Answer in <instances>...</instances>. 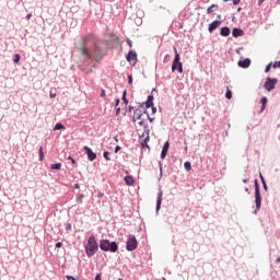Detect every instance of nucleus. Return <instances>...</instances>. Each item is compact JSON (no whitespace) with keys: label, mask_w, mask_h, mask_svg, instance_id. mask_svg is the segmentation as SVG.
Segmentation results:
<instances>
[{"label":"nucleus","mask_w":280,"mask_h":280,"mask_svg":"<svg viewBox=\"0 0 280 280\" xmlns=\"http://www.w3.org/2000/svg\"><path fill=\"white\" fill-rule=\"evenodd\" d=\"M79 51H81L84 57V65H91V68H89L85 73H93V69H95L93 60H95V62H100V60L104 58V49H102L100 39L93 34L85 35L82 38Z\"/></svg>","instance_id":"1"},{"label":"nucleus","mask_w":280,"mask_h":280,"mask_svg":"<svg viewBox=\"0 0 280 280\" xmlns=\"http://www.w3.org/2000/svg\"><path fill=\"white\" fill-rule=\"evenodd\" d=\"M100 249L103 253H119V242L102 238L100 241Z\"/></svg>","instance_id":"2"},{"label":"nucleus","mask_w":280,"mask_h":280,"mask_svg":"<svg viewBox=\"0 0 280 280\" xmlns=\"http://www.w3.org/2000/svg\"><path fill=\"white\" fill-rule=\"evenodd\" d=\"M86 257L91 258L94 257L95 253L100 250V243L95 238V235H91L88 238V243L84 246Z\"/></svg>","instance_id":"3"},{"label":"nucleus","mask_w":280,"mask_h":280,"mask_svg":"<svg viewBox=\"0 0 280 280\" xmlns=\"http://www.w3.org/2000/svg\"><path fill=\"white\" fill-rule=\"evenodd\" d=\"M254 187H255V205L256 208L253 211L254 215H257L259 211L261 210V188L259 187V180H254Z\"/></svg>","instance_id":"4"},{"label":"nucleus","mask_w":280,"mask_h":280,"mask_svg":"<svg viewBox=\"0 0 280 280\" xmlns=\"http://www.w3.org/2000/svg\"><path fill=\"white\" fill-rule=\"evenodd\" d=\"M175 57L172 62V72H178L183 73V63L180 62V54H178V49H176V46L173 47Z\"/></svg>","instance_id":"5"},{"label":"nucleus","mask_w":280,"mask_h":280,"mask_svg":"<svg viewBox=\"0 0 280 280\" xmlns=\"http://www.w3.org/2000/svg\"><path fill=\"white\" fill-rule=\"evenodd\" d=\"M139 242H137V236L130 234L126 242V250L132 253V250H137Z\"/></svg>","instance_id":"6"},{"label":"nucleus","mask_w":280,"mask_h":280,"mask_svg":"<svg viewBox=\"0 0 280 280\" xmlns=\"http://www.w3.org/2000/svg\"><path fill=\"white\" fill-rule=\"evenodd\" d=\"M279 80L277 78H270L268 77L265 81L264 89L268 92L275 91L277 89V83Z\"/></svg>","instance_id":"7"},{"label":"nucleus","mask_w":280,"mask_h":280,"mask_svg":"<svg viewBox=\"0 0 280 280\" xmlns=\"http://www.w3.org/2000/svg\"><path fill=\"white\" fill-rule=\"evenodd\" d=\"M126 60H127V62L132 65V67H135V65H137V62H139V59L137 56V50H129L128 54L126 55Z\"/></svg>","instance_id":"8"},{"label":"nucleus","mask_w":280,"mask_h":280,"mask_svg":"<svg viewBox=\"0 0 280 280\" xmlns=\"http://www.w3.org/2000/svg\"><path fill=\"white\" fill-rule=\"evenodd\" d=\"M83 152H85L88 161H91L92 163L95 161V159H97V153L93 152V149L88 145L83 147Z\"/></svg>","instance_id":"9"},{"label":"nucleus","mask_w":280,"mask_h":280,"mask_svg":"<svg viewBox=\"0 0 280 280\" xmlns=\"http://www.w3.org/2000/svg\"><path fill=\"white\" fill-rule=\"evenodd\" d=\"M161 205H163V189H159L158 198H156V206H155V213L159 215V212L161 211Z\"/></svg>","instance_id":"10"},{"label":"nucleus","mask_w":280,"mask_h":280,"mask_svg":"<svg viewBox=\"0 0 280 280\" xmlns=\"http://www.w3.org/2000/svg\"><path fill=\"white\" fill-rule=\"evenodd\" d=\"M222 25V21L220 20H214L208 25V32L209 34H213Z\"/></svg>","instance_id":"11"},{"label":"nucleus","mask_w":280,"mask_h":280,"mask_svg":"<svg viewBox=\"0 0 280 280\" xmlns=\"http://www.w3.org/2000/svg\"><path fill=\"white\" fill-rule=\"evenodd\" d=\"M250 62H252L250 58H245V59L238 60L237 66L241 69H248V67H250Z\"/></svg>","instance_id":"12"},{"label":"nucleus","mask_w":280,"mask_h":280,"mask_svg":"<svg viewBox=\"0 0 280 280\" xmlns=\"http://www.w3.org/2000/svg\"><path fill=\"white\" fill-rule=\"evenodd\" d=\"M167 152H170V141H166L162 147V151H161L162 160H165V158L167 156Z\"/></svg>","instance_id":"13"},{"label":"nucleus","mask_w":280,"mask_h":280,"mask_svg":"<svg viewBox=\"0 0 280 280\" xmlns=\"http://www.w3.org/2000/svg\"><path fill=\"white\" fill-rule=\"evenodd\" d=\"M259 104H261V106H260V110L258 112V115H261V113L266 110V106H268V97L262 96L259 101Z\"/></svg>","instance_id":"14"},{"label":"nucleus","mask_w":280,"mask_h":280,"mask_svg":"<svg viewBox=\"0 0 280 280\" xmlns=\"http://www.w3.org/2000/svg\"><path fill=\"white\" fill-rule=\"evenodd\" d=\"M232 36H233L234 38H240V37L244 36V30H242V28H240V27H234V28L232 30Z\"/></svg>","instance_id":"15"},{"label":"nucleus","mask_w":280,"mask_h":280,"mask_svg":"<svg viewBox=\"0 0 280 280\" xmlns=\"http://www.w3.org/2000/svg\"><path fill=\"white\" fill-rule=\"evenodd\" d=\"M220 36H223L224 38H228V36H231V27L222 26L220 28Z\"/></svg>","instance_id":"16"},{"label":"nucleus","mask_w":280,"mask_h":280,"mask_svg":"<svg viewBox=\"0 0 280 280\" xmlns=\"http://www.w3.org/2000/svg\"><path fill=\"white\" fill-rule=\"evenodd\" d=\"M124 182L128 187H132L135 185V177L132 175H126Z\"/></svg>","instance_id":"17"},{"label":"nucleus","mask_w":280,"mask_h":280,"mask_svg":"<svg viewBox=\"0 0 280 280\" xmlns=\"http://www.w3.org/2000/svg\"><path fill=\"white\" fill-rule=\"evenodd\" d=\"M144 104H145V108H150V106L154 105V95L152 94V92L151 94L148 95Z\"/></svg>","instance_id":"18"},{"label":"nucleus","mask_w":280,"mask_h":280,"mask_svg":"<svg viewBox=\"0 0 280 280\" xmlns=\"http://www.w3.org/2000/svg\"><path fill=\"white\" fill-rule=\"evenodd\" d=\"M133 115L137 117V119H141V117H143V110H141L140 108H136L133 110Z\"/></svg>","instance_id":"19"},{"label":"nucleus","mask_w":280,"mask_h":280,"mask_svg":"<svg viewBox=\"0 0 280 280\" xmlns=\"http://www.w3.org/2000/svg\"><path fill=\"white\" fill-rule=\"evenodd\" d=\"M50 170H55L57 172L62 170V163L58 162V163L51 164Z\"/></svg>","instance_id":"20"},{"label":"nucleus","mask_w":280,"mask_h":280,"mask_svg":"<svg viewBox=\"0 0 280 280\" xmlns=\"http://www.w3.org/2000/svg\"><path fill=\"white\" fill-rule=\"evenodd\" d=\"M54 130H67V127H65V125H62V122H57L54 127Z\"/></svg>","instance_id":"21"},{"label":"nucleus","mask_w":280,"mask_h":280,"mask_svg":"<svg viewBox=\"0 0 280 280\" xmlns=\"http://www.w3.org/2000/svg\"><path fill=\"white\" fill-rule=\"evenodd\" d=\"M213 10H218V4H212L207 9V14H213Z\"/></svg>","instance_id":"22"},{"label":"nucleus","mask_w":280,"mask_h":280,"mask_svg":"<svg viewBox=\"0 0 280 280\" xmlns=\"http://www.w3.org/2000/svg\"><path fill=\"white\" fill-rule=\"evenodd\" d=\"M140 148L141 150H148V152H150V144H148V142H141L140 141Z\"/></svg>","instance_id":"23"},{"label":"nucleus","mask_w":280,"mask_h":280,"mask_svg":"<svg viewBox=\"0 0 280 280\" xmlns=\"http://www.w3.org/2000/svg\"><path fill=\"white\" fill-rule=\"evenodd\" d=\"M126 95H128V91H124L122 92V102H124V104L126 105V106H128V103H129V101H128V97H126Z\"/></svg>","instance_id":"24"},{"label":"nucleus","mask_w":280,"mask_h":280,"mask_svg":"<svg viewBox=\"0 0 280 280\" xmlns=\"http://www.w3.org/2000/svg\"><path fill=\"white\" fill-rule=\"evenodd\" d=\"M184 168L186 170V172H191V162L186 161L184 163Z\"/></svg>","instance_id":"25"},{"label":"nucleus","mask_w":280,"mask_h":280,"mask_svg":"<svg viewBox=\"0 0 280 280\" xmlns=\"http://www.w3.org/2000/svg\"><path fill=\"white\" fill-rule=\"evenodd\" d=\"M13 62L15 65H19V62H21V55L20 54L13 55Z\"/></svg>","instance_id":"26"},{"label":"nucleus","mask_w":280,"mask_h":280,"mask_svg":"<svg viewBox=\"0 0 280 280\" xmlns=\"http://www.w3.org/2000/svg\"><path fill=\"white\" fill-rule=\"evenodd\" d=\"M38 154H39V161H44L45 160V152L43 151V147L39 148Z\"/></svg>","instance_id":"27"},{"label":"nucleus","mask_w":280,"mask_h":280,"mask_svg":"<svg viewBox=\"0 0 280 280\" xmlns=\"http://www.w3.org/2000/svg\"><path fill=\"white\" fill-rule=\"evenodd\" d=\"M67 160H68V161H71V163H72V165H73L74 167H78V162L75 161V159H73V156L69 155V156L67 158Z\"/></svg>","instance_id":"28"},{"label":"nucleus","mask_w":280,"mask_h":280,"mask_svg":"<svg viewBox=\"0 0 280 280\" xmlns=\"http://www.w3.org/2000/svg\"><path fill=\"white\" fill-rule=\"evenodd\" d=\"M103 158L105 159V161H110V152L104 151L103 152Z\"/></svg>","instance_id":"29"},{"label":"nucleus","mask_w":280,"mask_h":280,"mask_svg":"<svg viewBox=\"0 0 280 280\" xmlns=\"http://www.w3.org/2000/svg\"><path fill=\"white\" fill-rule=\"evenodd\" d=\"M225 97H226V100H231L233 97V92L228 89L225 92Z\"/></svg>","instance_id":"30"},{"label":"nucleus","mask_w":280,"mask_h":280,"mask_svg":"<svg viewBox=\"0 0 280 280\" xmlns=\"http://www.w3.org/2000/svg\"><path fill=\"white\" fill-rule=\"evenodd\" d=\"M84 199V194H78L77 195V202L82 203V200Z\"/></svg>","instance_id":"31"},{"label":"nucleus","mask_w":280,"mask_h":280,"mask_svg":"<svg viewBox=\"0 0 280 280\" xmlns=\"http://www.w3.org/2000/svg\"><path fill=\"white\" fill-rule=\"evenodd\" d=\"M159 167H160V178H163V163L161 161L159 162Z\"/></svg>","instance_id":"32"},{"label":"nucleus","mask_w":280,"mask_h":280,"mask_svg":"<svg viewBox=\"0 0 280 280\" xmlns=\"http://www.w3.org/2000/svg\"><path fill=\"white\" fill-rule=\"evenodd\" d=\"M270 69H272V62L268 63L265 68V73H269Z\"/></svg>","instance_id":"33"},{"label":"nucleus","mask_w":280,"mask_h":280,"mask_svg":"<svg viewBox=\"0 0 280 280\" xmlns=\"http://www.w3.org/2000/svg\"><path fill=\"white\" fill-rule=\"evenodd\" d=\"M272 65L273 69H280V60L279 61H275Z\"/></svg>","instance_id":"34"},{"label":"nucleus","mask_w":280,"mask_h":280,"mask_svg":"<svg viewBox=\"0 0 280 280\" xmlns=\"http://www.w3.org/2000/svg\"><path fill=\"white\" fill-rule=\"evenodd\" d=\"M170 60H172V57L167 54V55H165V57H164V59H163V62L164 63H167V62H170Z\"/></svg>","instance_id":"35"},{"label":"nucleus","mask_w":280,"mask_h":280,"mask_svg":"<svg viewBox=\"0 0 280 280\" xmlns=\"http://www.w3.org/2000/svg\"><path fill=\"white\" fill-rule=\"evenodd\" d=\"M143 132L147 135V136H150V126L147 125L145 127H143Z\"/></svg>","instance_id":"36"},{"label":"nucleus","mask_w":280,"mask_h":280,"mask_svg":"<svg viewBox=\"0 0 280 280\" xmlns=\"http://www.w3.org/2000/svg\"><path fill=\"white\" fill-rule=\"evenodd\" d=\"M261 185H262V189L265 191H268V184H266V179H262Z\"/></svg>","instance_id":"37"},{"label":"nucleus","mask_w":280,"mask_h":280,"mask_svg":"<svg viewBox=\"0 0 280 280\" xmlns=\"http://www.w3.org/2000/svg\"><path fill=\"white\" fill-rule=\"evenodd\" d=\"M138 124H139V126H142L143 128H145V126H148V121H145L144 119H141Z\"/></svg>","instance_id":"38"},{"label":"nucleus","mask_w":280,"mask_h":280,"mask_svg":"<svg viewBox=\"0 0 280 280\" xmlns=\"http://www.w3.org/2000/svg\"><path fill=\"white\" fill-rule=\"evenodd\" d=\"M140 142L142 143H149L150 142V136H145L144 139H141Z\"/></svg>","instance_id":"39"},{"label":"nucleus","mask_w":280,"mask_h":280,"mask_svg":"<svg viewBox=\"0 0 280 280\" xmlns=\"http://www.w3.org/2000/svg\"><path fill=\"white\" fill-rule=\"evenodd\" d=\"M65 226H66L67 232L71 231V229H72V225L70 222L66 223Z\"/></svg>","instance_id":"40"},{"label":"nucleus","mask_w":280,"mask_h":280,"mask_svg":"<svg viewBox=\"0 0 280 280\" xmlns=\"http://www.w3.org/2000/svg\"><path fill=\"white\" fill-rule=\"evenodd\" d=\"M127 80H128V84H132L133 82L132 74H128Z\"/></svg>","instance_id":"41"},{"label":"nucleus","mask_w":280,"mask_h":280,"mask_svg":"<svg viewBox=\"0 0 280 280\" xmlns=\"http://www.w3.org/2000/svg\"><path fill=\"white\" fill-rule=\"evenodd\" d=\"M126 43L128 47L132 48V40L130 38H126Z\"/></svg>","instance_id":"42"},{"label":"nucleus","mask_w":280,"mask_h":280,"mask_svg":"<svg viewBox=\"0 0 280 280\" xmlns=\"http://www.w3.org/2000/svg\"><path fill=\"white\" fill-rule=\"evenodd\" d=\"M49 97L50 100H54L56 97V93L52 90H50L49 92Z\"/></svg>","instance_id":"43"},{"label":"nucleus","mask_w":280,"mask_h":280,"mask_svg":"<svg viewBox=\"0 0 280 280\" xmlns=\"http://www.w3.org/2000/svg\"><path fill=\"white\" fill-rule=\"evenodd\" d=\"M151 110H152V115H156V106H154V104L152 106H150Z\"/></svg>","instance_id":"44"},{"label":"nucleus","mask_w":280,"mask_h":280,"mask_svg":"<svg viewBox=\"0 0 280 280\" xmlns=\"http://www.w3.org/2000/svg\"><path fill=\"white\" fill-rule=\"evenodd\" d=\"M135 110V106L129 105L128 108L126 109L127 113H132Z\"/></svg>","instance_id":"45"},{"label":"nucleus","mask_w":280,"mask_h":280,"mask_svg":"<svg viewBox=\"0 0 280 280\" xmlns=\"http://www.w3.org/2000/svg\"><path fill=\"white\" fill-rule=\"evenodd\" d=\"M55 248H62V242H57L55 244Z\"/></svg>","instance_id":"46"},{"label":"nucleus","mask_w":280,"mask_h":280,"mask_svg":"<svg viewBox=\"0 0 280 280\" xmlns=\"http://www.w3.org/2000/svg\"><path fill=\"white\" fill-rule=\"evenodd\" d=\"M121 150L120 145H116L114 149L115 154H117Z\"/></svg>","instance_id":"47"},{"label":"nucleus","mask_w":280,"mask_h":280,"mask_svg":"<svg viewBox=\"0 0 280 280\" xmlns=\"http://www.w3.org/2000/svg\"><path fill=\"white\" fill-rule=\"evenodd\" d=\"M138 108L141 110V108H145V102L143 103H138Z\"/></svg>","instance_id":"48"},{"label":"nucleus","mask_w":280,"mask_h":280,"mask_svg":"<svg viewBox=\"0 0 280 280\" xmlns=\"http://www.w3.org/2000/svg\"><path fill=\"white\" fill-rule=\"evenodd\" d=\"M101 97H106V90L104 89L101 90Z\"/></svg>","instance_id":"49"},{"label":"nucleus","mask_w":280,"mask_h":280,"mask_svg":"<svg viewBox=\"0 0 280 280\" xmlns=\"http://www.w3.org/2000/svg\"><path fill=\"white\" fill-rule=\"evenodd\" d=\"M147 119L152 124L154 121V117H151L150 115L147 116Z\"/></svg>","instance_id":"50"},{"label":"nucleus","mask_w":280,"mask_h":280,"mask_svg":"<svg viewBox=\"0 0 280 280\" xmlns=\"http://www.w3.org/2000/svg\"><path fill=\"white\" fill-rule=\"evenodd\" d=\"M94 280H102V273H97L94 278Z\"/></svg>","instance_id":"51"},{"label":"nucleus","mask_w":280,"mask_h":280,"mask_svg":"<svg viewBox=\"0 0 280 280\" xmlns=\"http://www.w3.org/2000/svg\"><path fill=\"white\" fill-rule=\"evenodd\" d=\"M120 102H121V100H119V98H116V100H115V106H116V108H117V106H119Z\"/></svg>","instance_id":"52"},{"label":"nucleus","mask_w":280,"mask_h":280,"mask_svg":"<svg viewBox=\"0 0 280 280\" xmlns=\"http://www.w3.org/2000/svg\"><path fill=\"white\" fill-rule=\"evenodd\" d=\"M119 113H121V107H116V117L119 116Z\"/></svg>","instance_id":"53"},{"label":"nucleus","mask_w":280,"mask_h":280,"mask_svg":"<svg viewBox=\"0 0 280 280\" xmlns=\"http://www.w3.org/2000/svg\"><path fill=\"white\" fill-rule=\"evenodd\" d=\"M145 138V132H142L140 136H139V142L141 141V139H144Z\"/></svg>","instance_id":"54"},{"label":"nucleus","mask_w":280,"mask_h":280,"mask_svg":"<svg viewBox=\"0 0 280 280\" xmlns=\"http://www.w3.org/2000/svg\"><path fill=\"white\" fill-rule=\"evenodd\" d=\"M142 115H147V117L148 115H150V113H148V108L144 107V109L142 110Z\"/></svg>","instance_id":"55"},{"label":"nucleus","mask_w":280,"mask_h":280,"mask_svg":"<svg viewBox=\"0 0 280 280\" xmlns=\"http://www.w3.org/2000/svg\"><path fill=\"white\" fill-rule=\"evenodd\" d=\"M259 178H260V182L264 183V180H266V178L264 177V174L259 173Z\"/></svg>","instance_id":"56"},{"label":"nucleus","mask_w":280,"mask_h":280,"mask_svg":"<svg viewBox=\"0 0 280 280\" xmlns=\"http://www.w3.org/2000/svg\"><path fill=\"white\" fill-rule=\"evenodd\" d=\"M30 19H32V13H28V14L26 15V21H30Z\"/></svg>","instance_id":"57"},{"label":"nucleus","mask_w":280,"mask_h":280,"mask_svg":"<svg viewBox=\"0 0 280 280\" xmlns=\"http://www.w3.org/2000/svg\"><path fill=\"white\" fill-rule=\"evenodd\" d=\"M139 118H137L136 116H135V114H133V116H132V121H133V124L138 120Z\"/></svg>","instance_id":"58"},{"label":"nucleus","mask_w":280,"mask_h":280,"mask_svg":"<svg viewBox=\"0 0 280 280\" xmlns=\"http://www.w3.org/2000/svg\"><path fill=\"white\" fill-rule=\"evenodd\" d=\"M98 198H104V192H98Z\"/></svg>","instance_id":"59"},{"label":"nucleus","mask_w":280,"mask_h":280,"mask_svg":"<svg viewBox=\"0 0 280 280\" xmlns=\"http://www.w3.org/2000/svg\"><path fill=\"white\" fill-rule=\"evenodd\" d=\"M266 0H258V5H262Z\"/></svg>","instance_id":"60"},{"label":"nucleus","mask_w":280,"mask_h":280,"mask_svg":"<svg viewBox=\"0 0 280 280\" xmlns=\"http://www.w3.org/2000/svg\"><path fill=\"white\" fill-rule=\"evenodd\" d=\"M74 189H80V184H74Z\"/></svg>","instance_id":"61"},{"label":"nucleus","mask_w":280,"mask_h":280,"mask_svg":"<svg viewBox=\"0 0 280 280\" xmlns=\"http://www.w3.org/2000/svg\"><path fill=\"white\" fill-rule=\"evenodd\" d=\"M245 191L246 194H250V190L248 189V187H245Z\"/></svg>","instance_id":"62"},{"label":"nucleus","mask_w":280,"mask_h":280,"mask_svg":"<svg viewBox=\"0 0 280 280\" xmlns=\"http://www.w3.org/2000/svg\"><path fill=\"white\" fill-rule=\"evenodd\" d=\"M276 264H280V257L276 259Z\"/></svg>","instance_id":"63"},{"label":"nucleus","mask_w":280,"mask_h":280,"mask_svg":"<svg viewBox=\"0 0 280 280\" xmlns=\"http://www.w3.org/2000/svg\"><path fill=\"white\" fill-rule=\"evenodd\" d=\"M244 49L243 47H240L238 49H236V54H240V50Z\"/></svg>","instance_id":"64"}]
</instances>
